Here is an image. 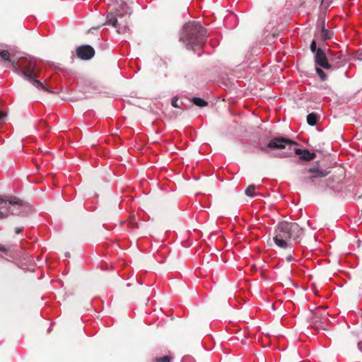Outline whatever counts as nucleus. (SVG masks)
Here are the masks:
<instances>
[{"label": "nucleus", "mask_w": 362, "mask_h": 362, "mask_svg": "<svg viewBox=\"0 0 362 362\" xmlns=\"http://www.w3.org/2000/svg\"><path fill=\"white\" fill-rule=\"evenodd\" d=\"M206 30L199 22H189L183 26L180 41L186 44L187 49L201 47L206 41Z\"/></svg>", "instance_id": "4"}, {"label": "nucleus", "mask_w": 362, "mask_h": 362, "mask_svg": "<svg viewBox=\"0 0 362 362\" xmlns=\"http://www.w3.org/2000/svg\"><path fill=\"white\" fill-rule=\"evenodd\" d=\"M329 59L330 64L337 67L346 60V56L341 53V51L334 53L332 51L329 49Z\"/></svg>", "instance_id": "11"}, {"label": "nucleus", "mask_w": 362, "mask_h": 362, "mask_svg": "<svg viewBox=\"0 0 362 362\" xmlns=\"http://www.w3.org/2000/svg\"><path fill=\"white\" fill-rule=\"evenodd\" d=\"M358 349L362 351V343L361 342H358Z\"/></svg>", "instance_id": "26"}, {"label": "nucleus", "mask_w": 362, "mask_h": 362, "mask_svg": "<svg viewBox=\"0 0 362 362\" xmlns=\"http://www.w3.org/2000/svg\"><path fill=\"white\" fill-rule=\"evenodd\" d=\"M6 117V114L0 110V124L2 122L3 119Z\"/></svg>", "instance_id": "22"}, {"label": "nucleus", "mask_w": 362, "mask_h": 362, "mask_svg": "<svg viewBox=\"0 0 362 362\" xmlns=\"http://www.w3.org/2000/svg\"><path fill=\"white\" fill-rule=\"evenodd\" d=\"M307 122L310 126H314L317 122V115L315 113H310L307 116Z\"/></svg>", "instance_id": "14"}, {"label": "nucleus", "mask_w": 362, "mask_h": 362, "mask_svg": "<svg viewBox=\"0 0 362 362\" xmlns=\"http://www.w3.org/2000/svg\"><path fill=\"white\" fill-rule=\"evenodd\" d=\"M327 315V313L325 311H322L320 307L317 308L313 313L310 319V327L316 330H327L329 320Z\"/></svg>", "instance_id": "6"}, {"label": "nucleus", "mask_w": 362, "mask_h": 362, "mask_svg": "<svg viewBox=\"0 0 362 362\" xmlns=\"http://www.w3.org/2000/svg\"><path fill=\"white\" fill-rule=\"evenodd\" d=\"M171 104L174 107H179L178 99L175 97L173 98Z\"/></svg>", "instance_id": "21"}, {"label": "nucleus", "mask_w": 362, "mask_h": 362, "mask_svg": "<svg viewBox=\"0 0 362 362\" xmlns=\"http://www.w3.org/2000/svg\"><path fill=\"white\" fill-rule=\"evenodd\" d=\"M129 0H115L110 5L104 25H111L118 33H124L128 30L127 18L132 13Z\"/></svg>", "instance_id": "2"}, {"label": "nucleus", "mask_w": 362, "mask_h": 362, "mask_svg": "<svg viewBox=\"0 0 362 362\" xmlns=\"http://www.w3.org/2000/svg\"><path fill=\"white\" fill-rule=\"evenodd\" d=\"M333 33L325 28V22L322 23V30H321V38L323 40H329L332 37Z\"/></svg>", "instance_id": "13"}, {"label": "nucleus", "mask_w": 362, "mask_h": 362, "mask_svg": "<svg viewBox=\"0 0 362 362\" xmlns=\"http://www.w3.org/2000/svg\"><path fill=\"white\" fill-rule=\"evenodd\" d=\"M192 103L199 107H205L208 105L207 102H206L204 100L194 97L192 99Z\"/></svg>", "instance_id": "16"}, {"label": "nucleus", "mask_w": 362, "mask_h": 362, "mask_svg": "<svg viewBox=\"0 0 362 362\" xmlns=\"http://www.w3.org/2000/svg\"><path fill=\"white\" fill-rule=\"evenodd\" d=\"M316 72L322 81H325L327 79V75L320 68H316Z\"/></svg>", "instance_id": "19"}, {"label": "nucleus", "mask_w": 362, "mask_h": 362, "mask_svg": "<svg viewBox=\"0 0 362 362\" xmlns=\"http://www.w3.org/2000/svg\"><path fill=\"white\" fill-rule=\"evenodd\" d=\"M256 187L254 185H250L245 189V194L249 197H253L255 195Z\"/></svg>", "instance_id": "17"}, {"label": "nucleus", "mask_w": 362, "mask_h": 362, "mask_svg": "<svg viewBox=\"0 0 362 362\" xmlns=\"http://www.w3.org/2000/svg\"><path fill=\"white\" fill-rule=\"evenodd\" d=\"M307 172L312 174V175L308 177H304L303 179V182L304 183H308V182L311 183H315L317 179L325 177L330 173L329 170L321 168L318 162L316 163L313 167L309 168L307 170Z\"/></svg>", "instance_id": "7"}, {"label": "nucleus", "mask_w": 362, "mask_h": 362, "mask_svg": "<svg viewBox=\"0 0 362 362\" xmlns=\"http://www.w3.org/2000/svg\"><path fill=\"white\" fill-rule=\"evenodd\" d=\"M0 59L8 62L10 66L13 68L14 71L25 76L37 88L52 92L41 81L37 79L40 74V69L33 60L23 59L18 66L15 61L11 60V54L8 50L0 52Z\"/></svg>", "instance_id": "1"}, {"label": "nucleus", "mask_w": 362, "mask_h": 362, "mask_svg": "<svg viewBox=\"0 0 362 362\" xmlns=\"http://www.w3.org/2000/svg\"><path fill=\"white\" fill-rule=\"evenodd\" d=\"M172 357L170 356H164L163 357L156 358L153 362H170Z\"/></svg>", "instance_id": "18"}, {"label": "nucleus", "mask_w": 362, "mask_h": 362, "mask_svg": "<svg viewBox=\"0 0 362 362\" xmlns=\"http://www.w3.org/2000/svg\"><path fill=\"white\" fill-rule=\"evenodd\" d=\"M293 259V257H292V255H287V256H286V260H287L288 262H291V261H292Z\"/></svg>", "instance_id": "25"}, {"label": "nucleus", "mask_w": 362, "mask_h": 362, "mask_svg": "<svg viewBox=\"0 0 362 362\" xmlns=\"http://www.w3.org/2000/svg\"><path fill=\"white\" fill-rule=\"evenodd\" d=\"M128 228L130 229H135L139 227V223L136 221L134 216H130L127 220Z\"/></svg>", "instance_id": "15"}, {"label": "nucleus", "mask_w": 362, "mask_h": 362, "mask_svg": "<svg viewBox=\"0 0 362 362\" xmlns=\"http://www.w3.org/2000/svg\"><path fill=\"white\" fill-rule=\"evenodd\" d=\"M23 231V228H16V234H20L21 233H22Z\"/></svg>", "instance_id": "24"}, {"label": "nucleus", "mask_w": 362, "mask_h": 362, "mask_svg": "<svg viewBox=\"0 0 362 362\" xmlns=\"http://www.w3.org/2000/svg\"><path fill=\"white\" fill-rule=\"evenodd\" d=\"M294 152L296 155L300 156V159L305 161L313 160L316 155L314 153H310L308 149L295 148Z\"/></svg>", "instance_id": "12"}, {"label": "nucleus", "mask_w": 362, "mask_h": 362, "mask_svg": "<svg viewBox=\"0 0 362 362\" xmlns=\"http://www.w3.org/2000/svg\"><path fill=\"white\" fill-rule=\"evenodd\" d=\"M287 145L298 146V144L297 142L289 139L280 136L273 138L269 141L266 147H260L259 149L262 151L266 152L267 148L283 149L285 148Z\"/></svg>", "instance_id": "8"}, {"label": "nucleus", "mask_w": 362, "mask_h": 362, "mask_svg": "<svg viewBox=\"0 0 362 362\" xmlns=\"http://www.w3.org/2000/svg\"><path fill=\"white\" fill-rule=\"evenodd\" d=\"M310 50L311 52H316L317 53V45H316V42L315 40H313L311 44H310Z\"/></svg>", "instance_id": "20"}, {"label": "nucleus", "mask_w": 362, "mask_h": 362, "mask_svg": "<svg viewBox=\"0 0 362 362\" xmlns=\"http://www.w3.org/2000/svg\"><path fill=\"white\" fill-rule=\"evenodd\" d=\"M315 62L317 65L325 69H329L332 67V64L329 62L328 57H327L326 54L321 48H318L317 50Z\"/></svg>", "instance_id": "10"}, {"label": "nucleus", "mask_w": 362, "mask_h": 362, "mask_svg": "<svg viewBox=\"0 0 362 362\" xmlns=\"http://www.w3.org/2000/svg\"><path fill=\"white\" fill-rule=\"evenodd\" d=\"M4 204V206L0 208V219H4L8 217L10 207L8 206V204L13 206H18V207H25L26 203L22 199L17 197H9L8 198L0 197V204ZM21 213V211L18 209H13L10 211L11 215H18Z\"/></svg>", "instance_id": "5"}, {"label": "nucleus", "mask_w": 362, "mask_h": 362, "mask_svg": "<svg viewBox=\"0 0 362 362\" xmlns=\"http://www.w3.org/2000/svg\"><path fill=\"white\" fill-rule=\"evenodd\" d=\"M303 233V229L297 223L282 221L275 227L273 240L279 248H291L292 242L299 239Z\"/></svg>", "instance_id": "3"}, {"label": "nucleus", "mask_w": 362, "mask_h": 362, "mask_svg": "<svg viewBox=\"0 0 362 362\" xmlns=\"http://www.w3.org/2000/svg\"><path fill=\"white\" fill-rule=\"evenodd\" d=\"M76 55L83 60H88L95 55V50L90 45H81L76 49Z\"/></svg>", "instance_id": "9"}, {"label": "nucleus", "mask_w": 362, "mask_h": 362, "mask_svg": "<svg viewBox=\"0 0 362 362\" xmlns=\"http://www.w3.org/2000/svg\"><path fill=\"white\" fill-rule=\"evenodd\" d=\"M0 251L7 253L8 250L5 247L0 245Z\"/></svg>", "instance_id": "23"}]
</instances>
